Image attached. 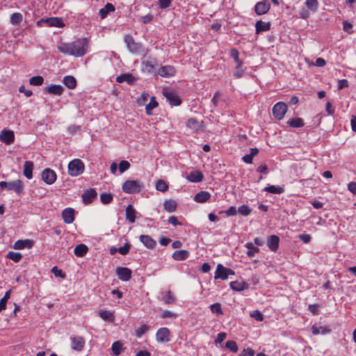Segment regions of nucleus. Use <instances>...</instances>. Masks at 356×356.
Segmentation results:
<instances>
[{
    "label": "nucleus",
    "instance_id": "nucleus-24",
    "mask_svg": "<svg viewBox=\"0 0 356 356\" xmlns=\"http://www.w3.org/2000/svg\"><path fill=\"white\" fill-rule=\"evenodd\" d=\"M186 126L188 128L196 131L201 130L202 128V122L193 118L188 120Z\"/></svg>",
    "mask_w": 356,
    "mask_h": 356
},
{
    "label": "nucleus",
    "instance_id": "nucleus-2",
    "mask_svg": "<svg viewBox=\"0 0 356 356\" xmlns=\"http://www.w3.org/2000/svg\"><path fill=\"white\" fill-rule=\"evenodd\" d=\"M67 168L70 176L76 177L83 172L85 165L80 159H75L69 163Z\"/></svg>",
    "mask_w": 356,
    "mask_h": 356
},
{
    "label": "nucleus",
    "instance_id": "nucleus-29",
    "mask_svg": "<svg viewBox=\"0 0 356 356\" xmlns=\"http://www.w3.org/2000/svg\"><path fill=\"white\" fill-rule=\"evenodd\" d=\"M136 211L131 204H129L126 208V219L131 223L136 220Z\"/></svg>",
    "mask_w": 356,
    "mask_h": 356
},
{
    "label": "nucleus",
    "instance_id": "nucleus-26",
    "mask_svg": "<svg viewBox=\"0 0 356 356\" xmlns=\"http://www.w3.org/2000/svg\"><path fill=\"white\" fill-rule=\"evenodd\" d=\"M33 245V242L31 240H18L14 244V248L16 250H22L25 248H31Z\"/></svg>",
    "mask_w": 356,
    "mask_h": 356
},
{
    "label": "nucleus",
    "instance_id": "nucleus-37",
    "mask_svg": "<svg viewBox=\"0 0 356 356\" xmlns=\"http://www.w3.org/2000/svg\"><path fill=\"white\" fill-rule=\"evenodd\" d=\"M312 332L314 335L318 334H325L330 332V330L323 326L313 325L312 327Z\"/></svg>",
    "mask_w": 356,
    "mask_h": 356
},
{
    "label": "nucleus",
    "instance_id": "nucleus-39",
    "mask_svg": "<svg viewBox=\"0 0 356 356\" xmlns=\"http://www.w3.org/2000/svg\"><path fill=\"white\" fill-rule=\"evenodd\" d=\"M264 191L272 194H281L284 193V188L282 186L271 185L266 187Z\"/></svg>",
    "mask_w": 356,
    "mask_h": 356
},
{
    "label": "nucleus",
    "instance_id": "nucleus-9",
    "mask_svg": "<svg viewBox=\"0 0 356 356\" xmlns=\"http://www.w3.org/2000/svg\"><path fill=\"white\" fill-rule=\"evenodd\" d=\"M270 8V4L268 0H263L256 3L254 11L257 15H262L267 13Z\"/></svg>",
    "mask_w": 356,
    "mask_h": 356
},
{
    "label": "nucleus",
    "instance_id": "nucleus-51",
    "mask_svg": "<svg viewBox=\"0 0 356 356\" xmlns=\"http://www.w3.org/2000/svg\"><path fill=\"white\" fill-rule=\"evenodd\" d=\"M100 200L103 204H108L112 201L113 196L111 193H102Z\"/></svg>",
    "mask_w": 356,
    "mask_h": 356
},
{
    "label": "nucleus",
    "instance_id": "nucleus-7",
    "mask_svg": "<svg viewBox=\"0 0 356 356\" xmlns=\"http://www.w3.org/2000/svg\"><path fill=\"white\" fill-rule=\"evenodd\" d=\"M38 26L46 24L47 26L62 27L63 22L61 19L58 17H51L47 19H42L37 22Z\"/></svg>",
    "mask_w": 356,
    "mask_h": 356
},
{
    "label": "nucleus",
    "instance_id": "nucleus-13",
    "mask_svg": "<svg viewBox=\"0 0 356 356\" xmlns=\"http://www.w3.org/2000/svg\"><path fill=\"white\" fill-rule=\"evenodd\" d=\"M156 341L160 343H166L170 341V331L166 327L158 330L156 334Z\"/></svg>",
    "mask_w": 356,
    "mask_h": 356
},
{
    "label": "nucleus",
    "instance_id": "nucleus-43",
    "mask_svg": "<svg viewBox=\"0 0 356 356\" xmlns=\"http://www.w3.org/2000/svg\"><path fill=\"white\" fill-rule=\"evenodd\" d=\"M22 15L21 13H15L11 15L10 23L13 25H17L22 21Z\"/></svg>",
    "mask_w": 356,
    "mask_h": 356
},
{
    "label": "nucleus",
    "instance_id": "nucleus-53",
    "mask_svg": "<svg viewBox=\"0 0 356 356\" xmlns=\"http://www.w3.org/2000/svg\"><path fill=\"white\" fill-rule=\"evenodd\" d=\"M250 316L254 318L257 321H262L264 319V315L259 310H255L250 314Z\"/></svg>",
    "mask_w": 356,
    "mask_h": 356
},
{
    "label": "nucleus",
    "instance_id": "nucleus-45",
    "mask_svg": "<svg viewBox=\"0 0 356 356\" xmlns=\"http://www.w3.org/2000/svg\"><path fill=\"white\" fill-rule=\"evenodd\" d=\"M7 257L15 262H19L22 258V255L19 252L10 251L8 253Z\"/></svg>",
    "mask_w": 356,
    "mask_h": 356
},
{
    "label": "nucleus",
    "instance_id": "nucleus-10",
    "mask_svg": "<svg viewBox=\"0 0 356 356\" xmlns=\"http://www.w3.org/2000/svg\"><path fill=\"white\" fill-rule=\"evenodd\" d=\"M71 348L75 351H81L85 346V339L82 337H71Z\"/></svg>",
    "mask_w": 356,
    "mask_h": 356
},
{
    "label": "nucleus",
    "instance_id": "nucleus-41",
    "mask_svg": "<svg viewBox=\"0 0 356 356\" xmlns=\"http://www.w3.org/2000/svg\"><path fill=\"white\" fill-rule=\"evenodd\" d=\"M305 5L312 12H316L318 8V2L317 0H306Z\"/></svg>",
    "mask_w": 356,
    "mask_h": 356
},
{
    "label": "nucleus",
    "instance_id": "nucleus-21",
    "mask_svg": "<svg viewBox=\"0 0 356 356\" xmlns=\"http://www.w3.org/2000/svg\"><path fill=\"white\" fill-rule=\"evenodd\" d=\"M175 69L171 65L161 67L158 72L159 74L163 77L172 76L175 75Z\"/></svg>",
    "mask_w": 356,
    "mask_h": 356
},
{
    "label": "nucleus",
    "instance_id": "nucleus-52",
    "mask_svg": "<svg viewBox=\"0 0 356 356\" xmlns=\"http://www.w3.org/2000/svg\"><path fill=\"white\" fill-rule=\"evenodd\" d=\"M122 343L120 341L114 342L112 345V350L113 353L118 355L121 353Z\"/></svg>",
    "mask_w": 356,
    "mask_h": 356
},
{
    "label": "nucleus",
    "instance_id": "nucleus-19",
    "mask_svg": "<svg viewBox=\"0 0 356 356\" xmlns=\"http://www.w3.org/2000/svg\"><path fill=\"white\" fill-rule=\"evenodd\" d=\"M97 193L95 189H89L86 191L82 195V200L85 204L91 203L93 200L97 197Z\"/></svg>",
    "mask_w": 356,
    "mask_h": 356
},
{
    "label": "nucleus",
    "instance_id": "nucleus-61",
    "mask_svg": "<svg viewBox=\"0 0 356 356\" xmlns=\"http://www.w3.org/2000/svg\"><path fill=\"white\" fill-rule=\"evenodd\" d=\"M164 301L165 302L166 304H170V303H172L175 302V298L172 295L170 291H168L167 292V296H166V298H165Z\"/></svg>",
    "mask_w": 356,
    "mask_h": 356
},
{
    "label": "nucleus",
    "instance_id": "nucleus-15",
    "mask_svg": "<svg viewBox=\"0 0 356 356\" xmlns=\"http://www.w3.org/2000/svg\"><path fill=\"white\" fill-rule=\"evenodd\" d=\"M163 93L172 106H178L181 104L179 97L172 91L165 90Z\"/></svg>",
    "mask_w": 356,
    "mask_h": 356
},
{
    "label": "nucleus",
    "instance_id": "nucleus-22",
    "mask_svg": "<svg viewBox=\"0 0 356 356\" xmlns=\"http://www.w3.org/2000/svg\"><path fill=\"white\" fill-rule=\"evenodd\" d=\"M63 88L60 85H51L50 86L44 88V91L46 93L61 95L63 92Z\"/></svg>",
    "mask_w": 356,
    "mask_h": 356
},
{
    "label": "nucleus",
    "instance_id": "nucleus-54",
    "mask_svg": "<svg viewBox=\"0 0 356 356\" xmlns=\"http://www.w3.org/2000/svg\"><path fill=\"white\" fill-rule=\"evenodd\" d=\"M130 168V164L127 161H122L119 164V170L121 173L125 172Z\"/></svg>",
    "mask_w": 356,
    "mask_h": 356
},
{
    "label": "nucleus",
    "instance_id": "nucleus-32",
    "mask_svg": "<svg viewBox=\"0 0 356 356\" xmlns=\"http://www.w3.org/2000/svg\"><path fill=\"white\" fill-rule=\"evenodd\" d=\"M88 248L87 245H86L85 244L81 243V244L77 245L75 247V248L74 250V253L77 257H83L88 252Z\"/></svg>",
    "mask_w": 356,
    "mask_h": 356
},
{
    "label": "nucleus",
    "instance_id": "nucleus-44",
    "mask_svg": "<svg viewBox=\"0 0 356 356\" xmlns=\"http://www.w3.org/2000/svg\"><path fill=\"white\" fill-rule=\"evenodd\" d=\"M44 82V79L41 76H33L29 79V83L32 86H39Z\"/></svg>",
    "mask_w": 356,
    "mask_h": 356
},
{
    "label": "nucleus",
    "instance_id": "nucleus-31",
    "mask_svg": "<svg viewBox=\"0 0 356 356\" xmlns=\"http://www.w3.org/2000/svg\"><path fill=\"white\" fill-rule=\"evenodd\" d=\"M187 179L194 183L200 182L203 179V175L200 171L191 172L188 175Z\"/></svg>",
    "mask_w": 356,
    "mask_h": 356
},
{
    "label": "nucleus",
    "instance_id": "nucleus-42",
    "mask_svg": "<svg viewBox=\"0 0 356 356\" xmlns=\"http://www.w3.org/2000/svg\"><path fill=\"white\" fill-rule=\"evenodd\" d=\"M156 189L161 192H165L168 189V186L163 180L159 179L156 182Z\"/></svg>",
    "mask_w": 356,
    "mask_h": 356
},
{
    "label": "nucleus",
    "instance_id": "nucleus-55",
    "mask_svg": "<svg viewBox=\"0 0 356 356\" xmlns=\"http://www.w3.org/2000/svg\"><path fill=\"white\" fill-rule=\"evenodd\" d=\"M51 271L56 277H61L63 279L65 277V275L61 270L58 269L57 266H54Z\"/></svg>",
    "mask_w": 356,
    "mask_h": 356
},
{
    "label": "nucleus",
    "instance_id": "nucleus-16",
    "mask_svg": "<svg viewBox=\"0 0 356 356\" xmlns=\"http://www.w3.org/2000/svg\"><path fill=\"white\" fill-rule=\"evenodd\" d=\"M279 243L280 238L277 235H270L266 240L267 246L273 252H276L278 250Z\"/></svg>",
    "mask_w": 356,
    "mask_h": 356
},
{
    "label": "nucleus",
    "instance_id": "nucleus-50",
    "mask_svg": "<svg viewBox=\"0 0 356 356\" xmlns=\"http://www.w3.org/2000/svg\"><path fill=\"white\" fill-rule=\"evenodd\" d=\"M149 330V327L146 325H141L136 330V336L138 338L141 337L143 334H144Z\"/></svg>",
    "mask_w": 356,
    "mask_h": 356
},
{
    "label": "nucleus",
    "instance_id": "nucleus-5",
    "mask_svg": "<svg viewBox=\"0 0 356 356\" xmlns=\"http://www.w3.org/2000/svg\"><path fill=\"white\" fill-rule=\"evenodd\" d=\"M124 42L127 44L129 50L133 54H138L141 51L142 44L138 42H136L134 38L129 35H127L124 37Z\"/></svg>",
    "mask_w": 356,
    "mask_h": 356
},
{
    "label": "nucleus",
    "instance_id": "nucleus-49",
    "mask_svg": "<svg viewBox=\"0 0 356 356\" xmlns=\"http://www.w3.org/2000/svg\"><path fill=\"white\" fill-rule=\"evenodd\" d=\"M259 153V149L257 148H252L250 149V152L249 154H246V163H252V159L254 156H256Z\"/></svg>",
    "mask_w": 356,
    "mask_h": 356
},
{
    "label": "nucleus",
    "instance_id": "nucleus-57",
    "mask_svg": "<svg viewBox=\"0 0 356 356\" xmlns=\"http://www.w3.org/2000/svg\"><path fill=\"white\" fill-rule=\"evenodd\" d=\"M226 347L232 351L236 353L237 351V345L234 341H228L226 342Z\"/></svg>",
    "mask_w": 356,
    "mask_h": 356
},
{
    "label": "nucleus",
    "instance_id": "nucleus-11",
    "mask_svg": "<svg viewBox=\"0 0 356 356\" xmlns=\"http://www.w3.org/2000/svg\"><path fill=\"white\" fill-rule=\"evenodd\" d=\"M56 172L49 168L44 170L42 172V179L47 184H52L56 180Z\"/></svg>",
    "mask_w": 356,
    "mask_h": 356
},
{
    "label": "nucleus",
    "instance_id": "nucleus-8",
    "mask_svg": "<svg viewBox=\"0 0 356 356\" xmlns=\"http://www.w3.org/2000/svg\"><path fill=\"white\" fill-rule=\"evenodd\" d=\"M6 189L7 191H13L17 194H21L24 191V184L22 180L17 179L7 182Z\"/></svg>",
    "mask_w": 356,
    "mask_h": 356
},
{
    "label": "nucleus",
    "instance_id": "nucleus-17",
    "mask_svg": "<svg viewBox=\"0 0 356 356\" xmlns=\"http://www.w3.org/2000/svg\"><path fill=\"white\" fill-rule=\"evenodd\" d=\"M271 24L270 22H264L258 20L255 23V33L259 34L261 32L268 31L270 29Z\"/></svg>",
    "mask_w": 356,
    "mask_h": 356
},
{
    "label": "nucleus",
    "instance_id": "nucleus-63",
    "mask_svg": "<svg viewBox=\"0 0 356 356\" xmlns=\"http://www.w3.org/2000/svg\"><path fill=\"white\" fill-rule=\"evenodd\" d=\"M149 97V95L147 93H143L140 97L138 100V103L139 105H143L147 100Z\"/></svg>",
    "mask_w": 356,
    "mask_h": 356
},
{
    "label": "nucleus",
    "instance_id": "nucleus-56",
    "mask_svg": "<svg viewBox=\"0 0 356 356\" xmlns=\"http://www.w3.org/2000/svg\"><path fill=\"white\" fill-rule=\"evenodd\" d=\"M130 247H131L130 244L126 243L122 247H120L118 249V252L122 255H126V254H127L129 253V250H130Z\"/></svg>",
    "mask_w": 356,
    "mask_h": 356
},
{
    "label": "nucleus",
    "instance_id": "nucleus-36",
    "mask_svg": "<svg viewBox=\"0 0 356 356\" xmlns=\"http://www.w3.org/2000/svg\"><path fill=\"white\" fill-rule=\"evenodd\" d=\"M159 104L156 101L154 97H152L150 102L145 106L146 113L148 115H151L152 114V110L158 106Z\"/></svg>",
    "mask_w": 356,
    "mask_h": 356
},
{
    "label": "nucleus",
    "instance_id": "nucleus-40",
    "mask_svg": "<svg viewBox=\"0 0 356 356\" xmlns=\"http://www.w3.org/2000/svg\"><path fill=\"white\" fill-rule=\"evenodd\" d=\"M230 287L232 289L236 291H241L245 289V282H230Z\"/></svg>",
    "mask_w": 356,
    "mask_h": 356
},
{
    "label": "nucleus",
    "instance_id": "nucleus-27",
    "mask_svg": "<svg viewBox=\"0 0 356 356\" xmlns=\"http://www.w3.org/2000/svg\"><path fill=\"white\" fill-rule=\"evenodd\" d=\"M211 197V194L207 191H200L197 193L194 197V200L197 202L204 203L207 201Z\"/></svg>",
    "mask_w": 356,
    "mask_h": 356
},
{
    "label": "nucleus",
    "instance_id": "nucleus-14",
    "mask_svg": "<svg viewBox=\"0 0 356 356\" xmlns=\"http://www.w3.org/2000/svg\"><path fill=\"white\" fill-rule=\"evenodd\" d=\"M118 278L122 281H129L131 277V270L126 267H118L116 269Z\"/></svg>",
    "mask_w": 356,
    "mask_h": 356
},
{
    "label": "nucleus",
    "instance_id": "nucleus-64",
    "mask_svg": "<svg viewBox=\"0 0 356 356\" xmlns=\"http://www.w3.org/2000/svg\"><path fill=\"white\" fill-rule=\"evenodd\" d=\"M348 189L354 195H356V182L351 181L348 184Z\"/></svg>",
    "mask_w": 356,
    "mask_h": 356
},
{
    "label": "nucleus",
    "instance_id": "nucleus-59",
    "mask_svg": "<svg viewBox=\"0 0 356 356\" xmlns=\"http://www.w3.org/2000/svg\"><path fill=\"white\" fill-rule=\"evenodd\" d=\"M299 238L304 243H309L312 240V236L309 234H302L299 236Z\"/></svg>",
    "mask_w": 356,
    "mask_h": 356
},
{
    "label": "nucleus",
    "instance_id": "nucleus-62",
    "mask_svg": "<svg viewBox=\"0 0 356 356\" xmlns=\"http://www.w3.org/2000/svg\"><path fill=\"white\" fill-rule=\"evenodd\" d=\"M353 26L350 23L345 21L343 22V29L346 32L352 33Z\"/></svg>",
    "mask_w": 356,
    "mask_h": 356
},
{
    "label": "nucleus",
    "instance_id": "nucleus-28",
    "mask_svg": "<svg viewBox=\"0 0 356 356\" xmlns=\"http://www.w3.org/2000/svg\"><path fill=\"white\" fill-rule=\"evenodd\" d=\"M189 256V252L185 250H176L172 254V258L175 261H183L186 259Z\"/></svg>",
    "mask_w": 356,
    "mask_h": 356
},
{
    "label": "nucleus",
    "instance_id": "nucleus-3",
    "mask_svg": "<svg viewBox=\"0 0 356 356\" xmlns=\"http://www.w3.org/2000/svg\"><path fill=\"white\" fill-rule=\"evenodd\" d=\"M143 184L136 180H127L122 185V191L129 194L139 193Z\"/></svg>",
    "mask_w": 356,
    "mask_h": 356
},
{
    "label": "nucleus",
    "instance_id": "nucleus-34",
    "mask_svg": "<svg viewBox=\"0 0 356 356\" xmlns=\"http://www.w3.org/2000/svg\"><path fill=\"white\" fill-rule=\"evenodd\" d=\"M115 10V7L113 4L111 3H106V6L102 8V9L99 10V15L101 16V18L104 19L105 18L107 15L110 13V12H113Z\"/></svg>",
    "mask_w": 356,
    "mask_h": 356
},
{
    "label": "nucleus",
    "instance_id": "nucleus-33",
    "mask_svg": "<svg viewBox=\"0 0 356 356\" xmlns=\"http://www.w3.org/2000/svg\"><path fill=\"white\" fill-rule=\"evenodd\" d=\"M177 207V202L173 200H166L163 203L164 209L170 213L175 211Z\"/></svg>",
    "mask_w": 356,
    "mask_h": 356
},
{
    "label": "nucleus",
    "instance_id": "nucleus-25",
    "mask_svg": "<svg viewBox=\"0 0 356 356\" xmlns=\"http://www.w3.org/2000/svg\"><path fill=\"white\" fill-rule=\"evenodd\" d=\"M33 163L32 161H25L24 164L23 174L27 178L31 179L33 177Z\"/></svg>",
    "mask_w": 356,
    "mask_h": 356
},
{
    "label": "nucleus",
    "instance_id": "nucleus-46",
    "mask_svg": "<svg viewBox=\"0 0 356 356\" xmlns=\"http://www.w3.org/2000/svg\"><path fill=\"white\" fill-rule=\"evenodd\" d=\"M230 56L234 58L235 62L237 63V68L241 67L243 62L239 60L238 51L236 49H232L230 51Z\"/></svg>",
    "mask_w": 356,
    "mask_h": 356
},
{
    "label": "nucleus",
    "instance_id": "nucleus-20",
    "mask_svg": "<svg viewBox=\"0 0 356 356\" xmlns=\"http://www.w3.org/2000/svg\"><path fill=\"white\" fill-rule=\"evenodd\" d=\"M136 81L137 78L129 73L122 74L116 78L118 83L127 82L128 84H133Z\"/></svg>",
    "mask_w": 356,
    "mask_h": 356
},
{
    "label": "nucleus",
    "instance_id": "nucleus-18",
    "mask_svg": "<svg viewBox=\"0 0 356 356\" xmlns=\"http://www.w3.org/2000/svg\"><path fill=\"white\" fill-rule=\"evenodd\" d=\"M63 220L67 224L72 223L74 220V211L72 208L65 209L62 212Z\"/></svg>",
    "mask_w": 356,
    "mask_h": 356
},
{
    "label": "nucleus",
    "instance_id": "nucleus-47",
    "mask_svg": "<svg viewBox=\"0 0 356 356\" xmlns=\"http://www.w3.org/2000/svg\"><path fill=\"white\" fill-rule=\"evenodd\" d=\"M10 291H8L6 292L4 296L0 300V312L6 309V302L10 298Z\"/></svg>",
    "mask_w": 356,
    "mask_h": 356
},
{
    "label": "nucleus",
    "instance_id": "nucleus-60",
    "mask_svg": "<svg viewBox=\"0 0 356 356\" xmlns=\"http://www.w3.org/2000/svg\"><path fill=\"white\" fill-rule=\"evenodd\" d=\"M348 87V81L346 79H340L338 81V89L342 90L343 88Z\"/></svg>",
    "mask_w": 356,
    "mask_h": 356
},
{
    "label": "nucleus",
    "instance_id": "nucleus-4",
    "mask_svg": "<svg viewBox=\"0 0 356 356\" xmlns=\"http://www.w3.org/2000/svg\"><path fill=\"white\" fill-rule=\"evenodd\" d=\"M287 109L288 108L285 103L279 102L273 106L272 113L276 120H281L284 118Z\"/></svg>",
    "mask_w": 356,
    "mask_h": 356
},
{
    "label": "nucleus",
    "instance_id": "nucleus-12",
    "mask_svg": "<svg viewBox=\"0 0 356 356\" xmlns=\"http://www.w3.org/2000/svg\"><path fill=\"white\" fill-rule=\"evenodd\" d=\"M15 140L14 132L11 130L3 129L0 133V141L6 145H10Z\"/></svg>",
    "mask_w": 356,
    "mask_h": 356
},
{
    "label": "nucleus",
    "instance_id": "nucleus-30",
    "mask_svg": "<svg viewBox=\"0 0 356 356\" xmlns=\"http://www.w3.org/2000/svg\"><path fill=\"white\" fill-rule=\"evenodd\" d=\"M286 124H288L289 127H293V128L302 127L305 124L303 120L300 118H295L289 119L286 122Z\"/></svg>",
    "mask_w": 356,
    "mask_h": 356
},
{
    "label": "nucleus",
    "instance_id": "nucleus-23",
    "mask_svg": "<svg viewBox=\"0 0 356 356\" xmlns=\"http://www.w3.org/2000/svg\"><path fill=\"white\" fill-rule=\"evenodd\" d=\"M139 238H140V242L146 248H147L149 249L154 248L156 244V241L148 235H140Z\"/></svg>",
    "mask_w": 356,
    "mask_h": 356
},
{
    "label": "nucleus",
    "instance_id": "nucleus-48",
    "mask_svg": "<svg viewBox=\"0 0 356 356\" xmlns=\"http://www.w3.org/2000/svg\"><path fill=\"white\" fill-rule=\"evenodd\" d=\"M210 309L213 314H216L217 315L222 314L221 305L218 302L211 305Z\"/></svg>",
    "mask_w": 356,
    "mask_h": 356
},
{
    "label": "nucleus",
    "instance_id": "nucleus-58",
    "mask_svg": "<svg viewBox=\"0 0 356 356\" xmlns=\"http://www.w3.org/2000/svg\"><path fill=\"white\" fill-rule=\"evenodd\" d=\"M171 0H159V6L161 9H165L170 6Z\"/></svg>",
    "mask_w": 356,
    "mask_h": 356
},
{
    "label": "nucleus",
    "instance_id": "nucleus-6",
    "mask_svg": "<svg viewBox=\"0 0 356 356\" xmlns=\"http://www.w3.org/2000/svg\"><path fill=\"white\" fill-rule=\"evenodd\" d=\"M229 275H234V272L231 269L224 267L222 264H218L215 272L214 278L225 280L228 278Z\"/></svg>",
    "mask_w": 356,
    "mask_h": 356
},
{
    "label": "nucleus",
    "instance_id": "nucleus-1",
    "mask_svg": "<svg viewBox=\"0 0 356 356\" xmlns=\"http://www.w3.org/2000/svg\"><path fill=\"white\" fill-rule=\"evenodd\" d=\"M89 40L84 38H79L72 42L60 44L58 49L63 54L75 57L83 56L88 50Z\"/></svg>",
    "mask_w": 356,
    "mask_h": 356
},
{
    "label": "nucleus",
    "instance_id": "nucleus-35",
    "mask_svg": "<svg viewBox=\"0 0 356 356\" xmlns=\"http://www.w3.org/2000/svg\"><path fill=\"white\" fill-rule=\"evenodd\" d=\"M63 83L70 89H74L76 86V80L72 76H66L63 79Z\"/></svg>",
    "mask_w": 356,
    "mask_h": 356
},
{
    "label": "nucleus",
    "instance_id": "nucleus-38",
    "mask_svg": "<svg viewBox=\"0 0 356 356\" xmlns=\"http://www.w3.org/2000/svg\"><path fill=\"white\" fill-rule=\"evenodd\" d=\"M99 314V316L104 321L108 322H112L114 321L113 314L108 310H100Z\"/></svg>",
    "mask_w": 356,
    "mask_h": 356
}]
</instances>
